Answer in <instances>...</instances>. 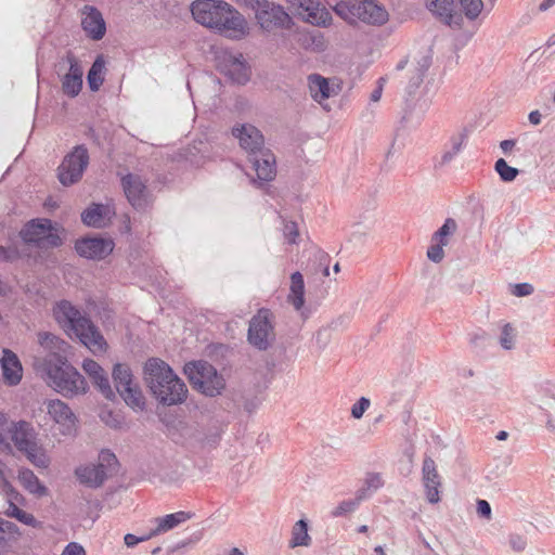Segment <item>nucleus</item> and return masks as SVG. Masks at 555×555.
<instances>
[{"label":"nucleus","instance_id":"nucleus-61","mask_svg":"<svg viewBox=\"0 0 555 555\" xmlns=\"http://www.w3.org/2000/svg\"><path fill=\"white\" fill-rule=\"evenodd\" d=\"M516 144V141L515 140H503L501 143H500V147L501 150L503 151V153H508L513 150V147L515 146Z\"/></svg>","mask_w":555,"mask_h":555},{"label":"nucleus","instance_id":"nucleus-47","mask_svg":"<svg viewBox=\"0 0 555 555\" xmlns=\"http://www.w3.org/2000/svg\"><path fill=\"white\" fill-rule=\"evenodd\" d=\"M10 508L12 509L10 515L15 517L21 522L28 525V526L36 525L37 520L31 514L21 509L20 507H17L16 505H14L12 503L10 504Z\"/></svg>","mask_w":555,"mask_h":555},{"label":"nucleus","instance_id":"nucleus-43","mask_svg":"<svg viewBox=\"0 0 555 555\" xmlns=\"http://www.w3.org/2000/svg\"><path fill=\"white\" fill-rule=\"evenodd\" d=\"M516 338V331L511 324H505L502 327L501 336L499 343L501 347L505 350H511L514 348Z\"/></svg>","mask_w":555,"mask_h":555},{"label":"nucleus","instance_id":"nucleus-49","mask_svg":"<svg viewBox=\"0 0 555 555\" xmlns=\"http://www.w3.org/2000/svg\"><path fill=\"white\" fill-rule=\"evenodd\" d=\"M444 246L446 245L441 243L433 242V245L427 249L428 259L431 260L433 262L439 263L444 257Z\"/></svg>","mask_w":555,"mask_h":555},{"label":"nucleus","instance_id":"nucleus-8","mask_svg":"<svg viewBox=\"0 0 555 555\" xmlns=\"http://www.w3.org/2000/svg\"><path fill=\"white\" fill-rule=\"evenodd\" d=\"M113 380L117 392L127 405L132 409L143 410L145 406L144 396L140 386L134 383L130 367L124 363H117L113 369Z\"/></svg>","mask_w":555,"mask_h":555},{"label":"nucleus","instance_id":"nucleus-4","mask_svg":"<svg viewBox=\"0 0 555 555\" xmlns=\"http://www.w3.org/2000/svg\"><path fill=\"white\" fill-rule=\"evenodd\" d=\"M8 433L15 448L23 452L31 464L40 468L49 466L50 460L39 444L38 434L29 422H12L8 427Z\"/></svg>","mask_w":555,"mask_h":555},{"label":"nucleus","instance_id":"nucleus-54","mask_svg":"<svg viewBox=\"0 0 555 555\" xmlns=\"http://www.w3.org/2000/svg\"><path fill=\"white\" fill-rule=\"evenodd\" d=\"M477 514L487 520H490L492 517L491 506L486 500H477Z\"/></svg>","mask_w":555,"mask_h":555},{"label":"nucleus","instance_id":"nucleus-11","mask_svg":"<svg viewBox=\"0 0 555 555\" xmlns=\"http://www.w3.org/2000/svg\"><path fill=\"white\" fill-rule=\"evenodd\" d=\"M228 5L223 0H195L191 4V13L197 23L215 29L222 14L227 13Z\"/></svg>","mask_w":555,"mask_h":555},{"label":"nucleus","instance_id":"nucleus-13","mask_svg":"<svg viewBox=\"0 0 555 555\" xmlns=\"http://www.w3.org/2000/svg\"><path fill=\"white\" fill-rule=\"evenodd\" d=\"M121 185L130 205L137 210L146 209L152 199L141 177L128 173L121 179Z\"/></svg>","mask_w":555,"mask_h":555},{"label":"nucleus","instance_id":"nucleus-24","mask_svg":"<svg viewBox=\"0 0 555 555\" xmlns=\"http://www.w3.org/2000/svg\"><path fill=\"white\" fill-rule=\"evenodd\" d=\"M0 365L4 383L9 386L18 385L23 377V367L18 357L12 350L4 348Z\"/></svg>","mask_w":555,"mask_h":555},{"label":"nucleus","instance_id":"nucleus-58","mask_svg":"<svg viewBox=\"0 0 555 555\" xmlns=\"http://www.w3.org/2000/svg\"><path fill=\"white\" fill-rule=\"evenodd\" d=\"M7 425H8L7 416H5V414L0 412V446H9L7 438L3 434V431L5 429L8 430L9 426H7Z\"/></svg>","mask_w":555,"mask_h":555},{"label":"nucleus","instance_id":"nucleus-27","mask_svg":"<svg viewBox=\"0 0 555 555\" xmlns=\"http://www.w3.org/2000/svg\"><path fill=\"white\" fill-rule=\"evenodd\" d=\"M309 91L313 100L321 103L322 101L337 95L339 85H331L330 80L319 74H312L308 77Z\"/></svg>","mask_w":555,"mask_h":555},{"label":"nucleus","instance_id":"nucleus-12","mask_svg":"<svg viewBox=\"0 0 555 555\" xmlns=\"http://www.w3.org/2000/svg\"><path fill=\"white\" fill-rule=\"evenodd\" d=\"M225 11L215 30L229 39L242 40L249 33L246 18L230 4Z\"/></svg>","mask_w":555,"mask_h":555},{"label":"nucleus","instance_id":"nucleus-30","mask_svg":"<svg viewBox=\"0 0 555 555\" xmlns=\"http://www.w3.org/2000/svg\"><path fill=\"white\" fill-rule=\"evenodd\" d=\"M192 517V514L189 512H177L173 514H168L163 517H156L152 520L154 527L151 528V533L153 537L158 535L160 533L167 532L180 524L186 521Z\"/></svg>","mask_w":555,"mask_h":555},{"label":"nucleus","instance_id":"nucleus-18","mask_svg":"<svg viewBox=\"0 0 555 555\" xmlns=\"http://www.w3.org/2000/svg\"><path fill=\"white\" fill-rule=\"evenodd\" d=\"M298 15L310 24L326 26L332 21L331 13L318 0H299L291 4Z\"/></svg>","mask_w":555,"mask_h":555},{"label":"nucleus","instance_id":"nucleus-48","mask_svg":"<svg viewBox=\"0 0 555 555\" xmlns=\"http://www.w3.org/2000/svg\"><path fill=\"white\" fill-rule=\"evenodd\" d=\"M65 61L69 65L68 73L66 75L75 76L76 78H81L83 75V70L81 65L79 64L78 60L72 52H67L65 56Z\"/></svg>","mask_w":555,"mask_h":555},{"label":"nucleus","instance_id":"nucleus-39","mask_svg":"<svg viewBox=\"0 0 555 555\" xmlns=\"http://www.w3.org/2000/svg\"><path fill=\"white\" fill-rule=\"evenodd\" d=\"M461 7V10L465 14V16L474 21L476 20L479 14L481 13V10L483 8L482 0H457Z\"/></svg>","mask_w":555,"mask_h":555},{"label":"nucleus","instance_id":"nucleus-38","mask_svg":"<svg viewBox=\"0 0 555 555\" xmlns=\"http://www.w3.org/2000/svg\"><path fill=\"white\" fill-rule=\"evenodd\" d=\"M456 229V221L452 218H447L444 223L433 234L431 242H438L443 245H448V236L452 235Z\"/></svg>","mask_w":555,"mask_h":555},{"label":"nucleus","instance_id":"nucleus-40","mask_svg":"<svg viewBox=\"0 0 555 555\" xmlns=\"http://www.w3.org/2000/svg\"><path fill=\"white\" fill-rule=\"evenodd\" d=\"M82 88V79L76 78L72 75H65L62 79L63 92L69 96L75 98L79 94Z\"/></svg>","mask_w":555,"mask_h":555},{"label":"nucleus","instance_id":"nucleus-10","mask_svg":"<svg viewBox=\"0 0 555 555\" xmlns=\"http://www.w3.org/2000/svg\"><path fill=\"white\" fill-rule=\"evenodd\" d=\"M260 3V5H256L255 15L263 30L271 31L275 28L289 29L292 27V17L282 5L269 0L261 1Z\"/></svg>","mask_w":555,"mask_h":555},{"label":"nucleus","instance_id":"nucleus-53","mask_svg":"<svg viewBox=\"0 0 555 555\" xmlns=\"http://www.w3.org/2000/svg\"><path fill=\"white\" fill-rule=\"evenodd\" d=\"M534 288L529 283H518L513 286L512 294L517 297L529 296L533 293Z\"/></svg>","mask_w":555,"mask_h":555},{"label":"nucleus","instance_id":"nucleus-56","mask_svg":"<svg viewBox=\"0 0 555 555\" xmlns=\"http://www.w3.org/2000/svg\"><path fill=\"white\" fill-rule=\"evenodd\" d=\"M153 535L151 533V531L147 533V534H143L141 537H138L135 534H132V533H127L124 538L125 540V544L128 546V547H133L135 546L139 542H142V541H146L149 539H151Z\"/></svg>","mask_w":555,"mask_h":555},{"label":"nucleus","instance_id":"nucleus-64","mask_svg":"<svg viewBox=\"0 0 555 555\" xmlns=\"http://www.w3.org/2000/svg\"><path fill=\"white\" fill-rule=\"evenodd\" d=\"M529 121L532 124V125H539L541 122V114L539 111H532L530 114H529Z\"/></svg>","mask_w":555,"mask_h":555},{"label":"nucleus","instance_id":"nucleus-2","mask_svg":"<svg viewBox=\"0 0 555 555\" xmlns=\"http://www.w3.org/2000/svg\"><path fill=\"white\" fill-rule=\"evenodd\" d=\"M54 318L59 325L69 337L77 338L92 352H102L106 348V341L90 320L80 309L67 300H61L53 310Z\"/></svg>","mask_w":555,"mask_h":555},{"label":"nucleus","instance_id":"nucleus-45","mask_svg":"<svg viewBox=\"0 0 555 555\" xmlns=\"http://www.w3.org/2000/svg\"><path fill=\"white\" fill-rule=\"evenodd\" d=\"M430 65H431V57L429 55H423L417 61L416 76L411 79L414 87H418L421 85V82L423 81V78L425 76V73L428 70Z\"/></svg>","mask_w":555,"mask_h":555},{"label":"nucleus","instance_id":"nucleus-14","mask_svg":"<svg viewBox=\"0 0 555 555\" xmlns=\"http://www.w3.org/2000/svg\"><path fill=\"white\" fill-rule=\"evenodd\" d=\"M220 70L237 85H245L250 79V68L242 54L225 53L219 64Z\"/></svg>","mask_w":555,"mask_h":555},{"label":"nucleus","instance_id":"nucleus-7","mask_svg":"<svg viewBox=\"0 0 555 555\" xmlns=\"http://www.w3.org/2000/svg\"><path fill=\"white\" fill-rule=\"evenodd\" d=\"M20 236L25 245H34L38 248H54L62 245V238L53 229L50 219L28 221L20 231Z\"/></svg>","mask_w":555,"mask_h":555},{"label":"nucleus","instance_id":"nucleus-55","mask_svg":"<svg viewBox=\"0 0 555 555\" xmlns=\"http://www.w3.org/2000/svg\"><path fill=\"white\" fill-rule=\"evenodd\" d=\"M508 543L511 547L516 552H521L527 546L526 539L519 534H511L508 538Z\"/></svg>","mask_w":555,"mask_h":555},{"label":"nucleus","instance_id":"nucleus-35","mask_svg":"<svg viewBox=\"0 0 555 555\" xmlns=\"http://www.w3.org/2000/svg\"><path fill=\"white\" fill-rule=\"evenodd\" d=\"M105 61L99 55L91 65L87 80L91 91H98L104 82Z\"/></svg>","mask_w":555,"mask_h":555},{"label":"nucleus","instance_id":"nucleus-62","mask_svg":"<svg viewBox=\"0 0 555 555\" xmlns=\"http://www.w3.org/2000/svg\"><path fill=\"white\" fill-rule=\"evenodd\" d=\"M369 491H370V489H367L366 486L364 488L359 489L357 491V495L353 500L359 501V504H360L363 500H365L366 498L370 496Z\"/></svg>","mask_w":555,"mask_h":555},{"label":"nucleus","instance_id":"nucleus-5","mask_svg":"<svg viewBox=\"0 0 555 555\" xmlns=\"http://www.w3.org/2000/svg\"><path fill=\"white\" fill-rule=\"evenodd\" d=\"M336 12L346 20H360L371 25H383L388 21V12L375 0H348L336 5Z\"/></svg>","mask_w":555,"mask_h":555},{"label":"nucleus","instance_id":"nucleus-33","mask_svg":"<svg viewBox=\"0 0 555 555\" xmlns=\"http://www.w3.org/2000/svg\"><path fill=\"white\" fill-rule=\"evenodd\" d=\"M18 480L23 487L33 494L42 496L48 492V489L40 482L39 478L28 468L20 470Z\"/></svg>","mask_w":555,"mask_h":555},{"label":"nucleus","instance_id":"nucleus-31","mask_svg":"<svg viewBox=\"0 0 555 555\" xmlns=\"http://www.w3.org/2000/svg\"><path fill=\"white\" fill-rule=\"evenodd\" d=\"M216 369L206 361L190 362L184 365V373L193 387L203 384V380L214 377Z\"/></svg>","mask_w":555,"mask_h":555},{"label":"nucleus","instance_id":"nucleus-6","mask_svg":"<svg viewBox=\"0 0 555 555\" xmlns=\"http://www.w3.org/2000/svg\"><path fill=\"white\" fill-rule=\"evenodd\" d=\"M247 341L260 351L268 350L275 341L274 315L269 309H259L250 319Z\"/></svg>","mask_w":555,"mask_h":555},{"label":"nucleus","instance_id":"nucleus-51","mask_svg":"<svg viewBox=\"0 0 555 555\" xmlns=\"http://www.w3.org/2000/svg\"><path fill=\"white\" fill-rule=\"evenodd\" d=\"M283 232H284V236L286 237L288 243H291V244L296 243V238L299 233H298L297 224L295 222H293V221L286 222L284 224Z\"/></svg>","mask_w":555,"mask_h":555},{"label":"nucleus","instance_id":"nucleus-20","mask_svg":"<svg viewBox=\"0 0 555 555\" xmlns=\"http://www.w3.org/2000/svg\"><path fill=\"white\" fill-rule=\"evenodd\" d=\"M232 134L240 142L243 150L248 155L257 153L259 149L264 146V138L261 131L250 124H242L232 129Z\"/></svg>","mask_w":555,"mask_h":555},{"label":"nucleus","instance_id":"nucleus-34","mask_svg":"<svg viewBox=\"0 0 555 555\" xmlns=\"http://www.w3.org/2000/svg\"><path fill=\"white\" fill-rule=\"evenodd\" d=\"M312 542L308 533V522L305 519H299L295 522L292 529V539L288 546L295 548L297 546H310Z\"/></svg>","mask_w":555,"mask_h":555},{"label":"nucleus","instance_id":"nucleus-42","mask_svg":"<svg viewBox=\"0 0 555 555\" xmlns=\"http://www.w3.org/2000/svg\"><path fill=\"white\" fill-rule=\"evenodd\" d=\"M494 169L504 182L514 181L519 172L517 168L511 167L503 158L495 162Z\"/></svg>","mask_w":555,"mask_h":555},{"label":"nucleus","instance_id":"nucleus-46","mask_svg":"<svg viewBox=\"0 0 555 555\" xmlns=\"http://www.w3.org/2000/svg\"><path fill=\"white\" fill-rule=\"evenodd\" d=\"M359 506V501L352 500H345L341 501L333 511L332 516L333 517H340L345 516L347 514H350L354 512Z\"/></svg>","mask_w":555,"mask_h":555},{"label":"nucleus","instance_id":"nucleus-26","mask_svg":"<svg viewBox=\"0 0 555 555\" xmlns=\"http://www.w3.org/2000/svg\"><path fill=\"white\" fill-rule=\"evenodd\" d=\"M82 369L106 399L113 400L115 398L108 377L98 362L92 359H86L82 363Z\"/></svg>","mask_w":555,"mask_h":555},{"label":"nucleus","instance_id":"nucleus-23","mask_svg":"<svg viewBox=\"0 0 555 555\" xmlns=\"http://www.w3.org/2000/svg\"><path fill=\"white\" fill-rule=\"evenodd\" d=\"M539 397L534 400L538 402L539 408L545 412L546 428L550 431H555V424L551 418L550 410H555V384L551 380H543L535 385Z\"/></svg>","mask_w":555,"mask_h":555},{"label":"nucleus","instance_id":"nucleus-1","mask_svg":"<svg viewBox=\"0 0 555 555\" xmlns=\"http://www.w3.org/2000/svg\"><path fill=\"white\" fill-rule=\"evenodd\" d=\"M145 383L163 405H176L186 399L188 388L168 363L159 358H151L144 365Z\"/></svg>","mask_w":555,"mask_h":555},{"label":"nucleus","instance_id":"nucleus-29","mask_svg":"<svg viewBox=\"0 0 555 555\" xmlns=\"http://www.w3.org/2000/svg\"><path fill=\"white\" fill-rule=\"evenodd\" d=\"M288 301L296 311L300 312L304 318H308L309 313L305 309V282L300 272L296 271L291 275V287Z\"/></svg>","mask_w":555,"mask_h":555},{"label":"nucleus","instance_id":"nucleus-17","mask_svg":"<svg viewBox=\"0 0 555 555\" xmlns=\"http://www.w3.org/2000/svg\"><path fill=\"white\" fill-rule=\"evenodd\" d=\"M44 404L47 413L60 426L62 435H70L75 429L76 422V416L72 409L60 399L47 400Z\"/></svg>","mask_w":555,"mask_h":555},{"label":"nucleus","instance_id":"nucleus-37","mask_svg":"<svg viewBox=\"0 0 555 555\" xmlns=\"http://www.w3.org/2000/svg\"><path fill=\"white\" fill-rule=\"evenodd\" d=\"M194 388L206 396L215 397L220 395L224 388V379L216 371L214 377L203 380V384L196 385Z\"/></svg>","mask_w":555,"mask_h":555},{"label":"nucleus","instance_id":"nucleus-16","mask_svg":"<svg viewBox=\"0 0 555 555\" xmlns=\"http://www.w3.org/2000/svg\"><path fill=\"white\" fill-rule=\"evenodd\" d=\"M248 159L260 182H269L275 178L276 160L270 149L262 146L257 153L248 155Z\"/></svg>","mask_w":555,"mask_h":555},{"label":"nucleus","instance_id":"nucleus-57","mask_svg":"<svg viewBox=\"0 0 555 555\" xmlns=\"http://www.w3.org/2000/svg\"><path fill=\"white\" fill-rule=\"evenodd\" d=\"M62 555H86L85 548L77 542L68 543Z\"/></svg>","mask_w":555,"mask_h":555},{"label":"nucleus","instance_id":"nucleus-22","mask_svg":"<svg viewBox=\"0 0 555 555\" xmlns=\"http://www.w3.org/2000/svg\"><path fill=\"white\" fill-rule=\"evenodd\" d=\"M426 7L448 26H462L463 15L456 11V4L453 0H427Z\"/></svg>","mask_w":555,"mask_h":555},{"label":"nucleus","instance_id":"nucleus-36","mask_svg":"<svg viewBox=\"0 0 555 555\" xmlns=\"http://www.w3.org/2000/svg\"><path fill=\"white\" fill-rule=\"evenodd\" d=\"M466 138L467 135L465 132L454 134L450 138L449 145L446 146L441 156V165L450 163L462 151Z\"/></svg>","mask_w":555,"mask_h":555},{"label":"nucleus","instance_id":"nucleus-44","mask_svg":"<svg viewBox=\"0 0 555 555\" xmlns=\"http://www.w3.org/2000/svg\"><path fill=\"white\" fill-rule=\"evenodd\" d=\"M116 455L109 450H102L99 454V463L98 467H101L103 470H106L107 475L114 470V467L117 465Z\"/></svg>","mask_w":555,"mask_h":555},{"label":"nucleus","instance_id":"nucleus-59","mask_svg":"<svg viewBox=\"0 0 555 555\" xmlns=\"http://www.w3.org/2000/svg\"><path fill=\"white\" fill-rule=\"evenodd\" d=\"M14 527L13 522L0 518V541H4V534L11 532Z\"/></svg>","mask_w":555,"mask_h":555},{"label":"nucleus","instance_id":"nucleus-52","mask_svg":"<svg viewBox=\"0 0 555 555\" xmlns=\"http://www.w3.org/2000/svg\"><path fill=\"white\" fill-rule=\"evenodd\" d=\"M365 486L370 490H377L383 486L382 476L377 473H369L365 477Z\"/></svg>","mask_w":555,"mask_h":555},{"label":"nucleus","instance_id":"nucleus-21","mask_svg":"<svg viewBox=\"0 0 555 555\" xmlns=\"http://www.w3.org/2000/svg\"><path fill=\"white\" fill-rule=\"evenodd\" d=\"M81 15V27L86 35L92 40H101L106 33L102 13L94 7L85 5Z\"/></svg>","mask_w":555,"mask_h":555},{"label":"nucleus","instance_id":"nucleus-32","mask_svg":"<svg viewBox=\"0 0 555 555\" xmlns=\"http://www.w3.org/2000/svg\"><path fill=\"white\" fill-rule=\"evenodd\" d=\"M38 343L40 346L48 350V356L64 357L62 353L66 351L67 343L50 332H40L38 334Z\"/></svg>","mask_w":555,"mask_h":555},{"label":"nucleus","instance_id":"nucleus-19","mask_svg":"<svg viewBox=\"0 0 555 555\" xmlns=\"http://www.w3.org/2000/svg\"><path fill=\"white\" fill-rule=\"evenodd\" d=\"M422 482L428 502L431 504L438 503L440 501L439 488L441 487V477L435 461L430 456H426L423 461Z\"/></svg>","mask_w":555,"mask_h":555},{"label":"nucleus","instance_id":"nucleus-28","mask_svg":"<svg viewBox=\"0 0 555 555\" xmlns=\"http://www.w3.org/2000/svg\"><path fill=\"white\" fill-rule=\"evenodd\" d=\"M75 475L80 481V483L89 488L101 487L107 478L106 470H103L101 467H98L96 464L79 466L78 468H76Z\"/></svg>","mask_w":555,"mask_h":555},{"label":"nucleus","instance_id":"nucleus-50","mask_svg":"<svg viewBox=\"0 0 555 555\" xmlns=\"http://www.w3.org/2000/svg\"><path fill=\"white\" fill-rule=\"evenodd\" d=\"M369 406L370 400L365 397H361L351 408L352 417L357 420L361 418Z\"/></svg>","mask_w":555,"mask_h":555},{"label":"nucleus","instance_id":"nucleus-3","mask_svg":"<svg viewBox=\"0 0 555 555\" xmlns=\"http://www.w3.org/2000/svg\"><path fill=\"white\" fill-rule=\"evenodd\" d=\"M47 384L66 398L86 393L85 377L68 362L66 357L47 356L42 362Z\"/></svg>","mask_w":555,"mask_h":555},{"label":"nucleus","instance_id":"nucleus-25","mask_svg":"<svg viewBox=\"0 0 555 555\" xmlns=\"http://www.w3.org/2000/svg\"><path fill=\"white\" fill-rule=\"evenodd\" d=\"M114 210L109 205L92 203L81 212V221L92 228H104L112 219Z\"/></svg>","mask_w":555,"mask_h":555},{"label":"nucleus","instance_id":"nucleus-41","mask_svg":"<svg viewBox=\"0 0 555 555\" xmlns=\"http://www.w3.org/2000/svg\"><path fill=\"white\" fill-rule=\"evenodd\" d=\"M29 254L25 248H20L16 244H11L8 247L0 246V260L13 262L17 259L28 257Z\"/></svg>","mask_w":555,"mask_h":555},{"label":"nucleus","instance_id":"nucleus-60","mask_svg":"<svg viewBox=\"0 0 555 555\" xmlns=\"http://www.w3.org/2000/svg\"><path fill=\"white\" fill-rule=\"evenodd\" d=\"M385 78H379L378 79V86L375 90H373V92L371 93V101L372 102H377L379 101L380 96H382V93H383V86H384V82H385Z\"/></svg>","mask_w":555,"mask_h":555},{"label":"nucleus","instance_id":"nucleus-9","mask_svg":"<svg viewBox=\"0 0 555 555\" xmlns=\"http://www.w3.org/2000/svg\"><path fill=\"white\" fill-rule=\"evenodd\" d=\"M89 152L85 144L76 145L65 155L57 168V178L62 185L69 186L77 183L89 165Z\"/></svg>","mask_w":555,"mask_h":555},{"label":"nucleus","instance_id":"nucleus-63","mask_svg":"<svg viewBox=\"0 0 555 555\" xmlns=\"http://www.w3.org/2000/svg\"><path fill=\"white\" fill-rule=\"evenodd\" d=\"M11 292L12 287L8 283L0 280V297H7L11 294Z\"/></svg>","mask_w":555,"mask_h":555},{"label":"nucleus","instance_id":"nucleus-15","mask_svg":"<svg viewBox=\"0 0 555 555\" xmlns=\"http://www.w3.org/2000/svg\"><path fill=\"white\" fill-rule=\"evenodd\" d=\"M75 249L79 256L88 259H103L114 249V242L100 236L83 237L76 242Z\"/></svg>","mask_w":555,"mask_h":555}]
</instances>
